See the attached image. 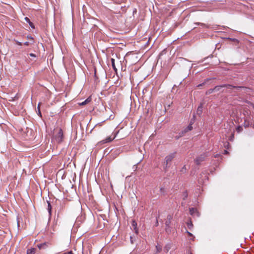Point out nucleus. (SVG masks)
I'll use <instances>...</instances> for the list:
<instances>
[{
  "instance_id": "obj_14",
  "label": "nucleus",
  "mask_w": 254,
  "mask_h": 254,
  "mask_svg": "<svg viewBox=\"0 0 254 254\" xmlns=\"http://www.w3.org/2000/svg\"><path fill=\"white\" fill-rule=\"evenodd\" d=\"M48 203V211L49 212V215H51V211H52V206L50 203L49 201H47Z\"/></svg>"
},
{
  "instance_id": "obj_30",
  "label": "nucleus",
  "mask_w": 254,
  "mask_h": 254,
  "mask_svg": "<svg viewBox=\"0 0 254 254\" xmlns=\"http://www.w3.org/2000/svg\"><path fill=\"white\" fill-rule=\"evenodd\" d=\"M196 24H197V25H203L204 26H205V24H203V23H196Z\"/></svg>"
},
{
  "instance_id": "obj_24",
  "label": "nucleus",
  "mask_w": 254,
  "mask_h": 254,
  "mask_svg": "<svg viewBox=\"0 0 254 254\" xmlns=\"http://www.w3.org/2000/svg\"><path fill=\"white\" fill-rule=\"evenodd\" d=\"M204 83H202L201 84H198L197 87H198V88H201V87H202V86H203L204 85Z\"/></svg>"
},
{
  "instance_id": "obj_10",
  "label": "nucleus",
  "mask_w": 254,
  "mask_h": 254,
  "mask_svg": "<svg viewBox=\"0 0 254 254\" xmlns=\"http://www.w3.org/2000/svg\"><path fill=\"white\" fill-rule=\"evenodd\" d=\"M202 113V106L200 105L197 108L196 113L199 116H200Z\"/></svg>"
},
{
  "instance_id": "obj_36",
  "label": "nucleus",
  "mask_w": 254,
  "mask_h": 254,
  "mask_svg": "<svg viewBox=\"0 0 254 254\" xmlns=\"http://www.w3.org/2000/svg\"><path fill=\"white\" fill-rule=\"evenodd\" d=\"M253 127L254 128V124L253 126Z\"/></svg>"
},
{
  "instance_id": "obj_29",
  "label": "nucleus",
  "mask_w": 254,
  "mask_h": 254,
  "mask_svg": "<svg viewBox=\"0 0 254 254\" xmlns=\"http://www.w3.org/2000/svg\"><path fill=\"white\" fill-rule=\"evenodd\" d=\"M187 233L188 234V235L189 236H192V234L191 233H190V232L187 231Z\"/></svg>"
},
{
  "instance_id": "obj_20",
  "label": "nucleus",
  "mask_w": 254,
  "mask_h": 254,
  "mask_svg": "<svg viewBox=\"0 0 254 254\" xmlns=\"http://www.w3.org/2000/svg\"><path fill=\"white\" fill-rule=\"evenodd\" d=\"M156 248L157 252H160L162 250L161 247L160 246H156Z\"/></svg>"
},
{
  "instance_id": "obj_9",
  "label": "nucleus",
  "mask_w": 254,
  "mask_h": 254,
  "mask_svg": "<svg viewBox=\"0 0 254 254\" xmlns=\"http://www.w3.org/2000/svg\"><path fill=\"white\" fill-rule=\"evenodd\" d=\"M132 227L133 228L135 233L137 234L138 233V229L137 228V223L135 221H132Z\"/></svg>"
},
{
  "instance_id": "obj_12",
  "label": "nucleus",
  "mask_w": 254,
  "mask_h": 254,
  "mask_svg": "<svg viewBox=\"0 0 254 254\" xmlns=\"http://www.w3.org/2000/svg\"><path fill=\"white\" fill-rule=\"evenodd\" d=\"M91 101V98L90 97H89L86 100H85L84 101L80 103L79 105H81V106L85 105L87 104V103H89Z\"/></svg>"
},
{
  "instance_id": "obj_1",
  "label": "nucleus",
  "mask_w": 254,
  "mask_h": 254,
  "mask_svg": "<svg viewBox=\"0 0 254 254\" xmlns=\"http://www.w3.org/2000/svg\"><path fill=\"white\" fill-rule=\"evenodd\" d=\"M176 153H172L167 155L164 160V168L165 170L166 171L167 169L170 167L171 165V163L172 160L175 158Z\"/></svg>"
},
{
  "instance_id": "obj_15",
  "label": "nucleus",
  "mask_w": 254,
  "mask_h": 254,
  "mask_svg": "<svg viewBox=\"0 0 254 254\" xmlns=\"http://www.w3.org/2000/svg\"><path fill=\"white\" fill-rule=\"evenodd\" d=\"M111 63H112V67L113 68V69H114L115 71H117V69L116 68V66H115V59H114L113 58L111 59Z\"/></svg>"
},
{
  "instance_id": "obj_18",
  "label": "nucleus",
  "mask_w": 254,
  "mask_h": 254,
  "mask_svg": "<svg viewBox=\"0 0 254 254\" xmlns=\"http://www.w3.org/2000/svg\"><path fill=\"white\" fill-rule=\"evenodd\" d=\"M165 230L166 233L168 234H169L171 232V228L170 227V225H169V227L166 226Z\"/></svg>"
},
{
  "instance_id": "obj_8",
  "label": "nucleus",
  "mask_w": 254,
  "mask_h": 254,
  "mask_svg": "<svg viewBox=\"0 0 254 254\" xmlns=\"http://www.w3.org/2000/svg\"><path fill=\"white\" fill-rule=\"evenodd\" d=\"M172 219H173L172 215L169 214L167 216V220L165 222V225L166 227H169V225H170V224L171 223V221H172Z\"/></svg>"
},
{
  "instance_id": "obj_35",
  "label": "nucleus",
  "mask_w": 254,
  "mask_h": 254,
  "mask_svg": "<svg viewBox=\"0 0 254 254\" xmlns=\"http://www.w3.org/2000/svg\"><path fill=\"white\" fill-rule=\"evenodd\" d=\"M189 254H192L191 252H190Z\"/></svg>"
},
{
  "instance_id": "obj_19",
  "label": "nucleus",
  "mask_w": 254,
  "mask_h": 254,
  "mask_svg": "<svg viewBox=\"0 0 254 254\" xmlns=\"http://www.w3.org/2000/svg\"><path fill=\"white\" fill-rule=\"evenodd\" d=\"M40 104L39 103L38 105V107H37V112H38V114L40 117H42V114H41V111H40Z\"/></svg>"
},
{
  "instance_id": "obj_23",
  "label": "nucleus",
  "mask_w": 254,
  "mask_h": 254,
  "mask_svg": "<svg viewBox=\"0 0 254 254\" xmlns=\"http://www.w3.org/2000/svg\"><path fill=\"white\" fill-rule=\"evenodd\" d=\"M15 43L17 45H19V46H21L22 45V43L18 41H15Z\"/></svg>"
},
{
  "instance_id": "obj_13",
  "label": "nucleus",
  "mask_w": 254,
  "mask_h": 254,
  "mask_svg": "<svg viewBox=\"0 0 254 254\" xmlns=\"http://www.w3.org/2000/svg\"><path fill=\"white\" fill-rule=\"evenodd\" d=\"M38 248L41 250L42 249H45L47 247V245L46 243L40 244L37 245Z\"/></svg>"
},
{
  "instance_id": "obj_27",
  "label": "nucleus",
  "mask_w": 254,
  "mask_h": 254,
  "mask_svg": "<svg viewBox=\"0 0 254 254\" xmlns=\"http://www.w3.org/2000/svg\"><path fill=\"white\" fill-rule=\"evenodd\" d=\"M30 25V26L32 27L33 28H34V25L32 22H30V23H28Z\"/></svg>"
},
{
  "instance_id": "obj_21",
  "label": "nucleus",
  "mask_w": 254,
  "mask_h": 254,
  "mask_svg": "<svg viewBox=\"0 0 254 254\" xmlns=\"http://www.w3.org/2000/svg\"><path fill=\"white\" fill-rule=\"evenodd\" d=\"M27 38L28 39L31 40L32 41V43H34V39H33V38L31 36H28L27 37Z\"/></svg>"
},
{
  "instance_id": "obj_25",
  "label": "nucleus",
  "mask_w": 254,
  "mask_h": 254,
  "mask_svg": "<svg viewBox=\"0 0 254 254\" xmlns=\"http://www.w3.org/2000/svg\"><path fill=\"white\" fill-rule=\"evenodd\" d=\"M25 20L27 23H30L31 22L30 19L28 17H25Z\"/></svg>"
},
{
  "instance_id": "obj_32",
  "label": "nucleus",
  "mask_w": 254,
  "mask_h": 254,
  "mask_svg": "<svg viewBox=\"0 0 254 254\" xmlns=\"http://www.w3.org/2000/svg\"><path fill=\"white\" fill-rule=\"evenodd\" d=\"M130 241H131V243H133V239H132V237L131 236H130Z\"/></svg>"
},
{
  "instance_id": "obj_31",
  "label": "nucleus",
  "mask_w": 254,
  "mask_h": 254,
  "mask_svg": "<svg viewBox=\"0 0 254 254\" xmlns=\"http://www.w3.org/2000/svg\"><path fill=\"white\" fill-rule=\"evenodd\" d=\"M225 154H228V152L227 151V150H224V153Z\"/></svg>"
},
{
  "instance_id": "obj_22",
  "label": "nucleus",
  "mask_w": 254,
  "mask_h": 254,
  "mask_svg": "<svg viewBox=\"0 0 254 254\" xmlns=\"http://www.w3.org/2000/svg\"><path fill=\"white\" fill-rule=\"evenodd\" d=\"M213 91H214V90L213 88L210 89L208 91L207 93L210 94V93H212Z\"/></svg>"
},
{
  "instance_id": "obj_17",
  "label": "nucleus",
  "mask_w": 254,
  "mask_h": 254,
  "mask_svg": "<svg viewBox=\"0 0 254 254\" xmlns=\"http://www.w3.org/2000/svg\"><path fill=\"white\" fill-rule=\"evenodd\" d=\"M187 226H188L189 229H191V228L193 226V224H192V223L191 220H190L188 222Z\"/></svg>"
},
{
  "instance_id": "obj_34",
  "label": "nucleus",
  "mask_w": 254,
  "mask_h": 254,
  "mask_svg": "<svg viewBox=\"0 0 254 254\" xmlns=\"http://www.w3.org/2000/svg\"><path fill=\"white\" fill-rule=\"evenodd\" d=\"M187 197V194H186L185 195V197Z\"/></svg>"
},
{
  "instance_id": "obj_11",
  "label": "nucleus",
  "mask_w": 254,
  "mask_h": 254,
  "mask_svg": "<svg viewBox=\"0 0 254 254\" xmlns=\"http://www.w3.org/2000/svg\"><path fill=\"white\" fill-rule=\"evenodd\" d=\"M36 252L35 248H31L27 250V254H35Z\"/></svg>"
},
{
  "instance_id": "obj_33",
  "label": "nucleus",
  "mask_w": 254,
  "mask_h": 254,
  "mask_svg": "<svg viewBox=\"0 0 254 254\" xmlns=\"http://www.w3.org/2000/svg\"><path fill=\"white\" fill-rule=\"evenodd\" d=\"M165 249H166V252H168L169 251V248H165Z\"/></svg>"
},
{
  "instance_id": "obj_28",
  "label": "nucleus",
  "mask_w": 254,
  "mask_h": 254,
  "mask_svg": "<svg viewBox=\"0 0 254 254\" xmlns=\"http://www.w3.org/2000/svg\"><path fill=\"white\" fill-rule=\"evenodd\" d=\"M30 43L28 42H26L24 43V45L25 46H28L29 45Z\"/></svg>"
},
{
  "instance_id": "obj_4",
  "label": "nucleus",
  "mask_w": 254,
  "mask_h": 254,
  "mask_svg": "<svg viewBox=\"0 0 254 254\" xmlns=\"http://www.w3.org/2000/svg\"><path fill=\"white\" fill-rule=\"evenodd\" d=\"M227 87V88H231V87L237 88L239 87H236V86H233L230 84H224V85H222L216 86L213 89L214 90V91H219L221 88H222L223 87Z\"/></svg>"
},
{
  "instance_id": "obj_6",
  "label": "nucleus",
  "mask_w": 254,
  "mask_h": 254,
  "mask_svg": "<svg viewBox=\"0 0 254 254\" xmlns=\"http://www.w3.org/2000/svg\"><path fill=\"white\" fill-rule=\"evenodd\" d=\"M193 123V122L191 121L190 125L188 126V127H187L186 128H185L182 132L181 133H180V136H182L183 135H184V134L185 133H186V132H187L188 131H190L192 129V124Z\"/></svg>"
},
{
  "instance_id": "obj_2",
  "label": "nucleus",
  "mask_w": 254,
  "mask_h": 254,
  "mask_svg": "<svg viewBox=\"0 0 254 254\" xmlns=\"http://www.w3.org/2000/svg\"><path fill=\"white\" fill-rule=\"evenodd\" d=\"M55 138L58 143H61L63 140V131L61 128L58 130V133L55 135Z\"/></svg>"
},
{
  "instance_id": "obj_26",
  "label": "nucleus",
  "mask_w": 254,
  "mask_h": 254,
  "mask_svg": "<svg viewBox=\"0 0 254 254\" xmlns=\"http://www.w3.org/2000/svg\"><path fill=\"white\" fill-rule=\"evenodd\" d=\"M29 56L32 57H34V58L36 57V56L34 54H33V53L30 54Z\"/></svg>"
},
{
  "instance_id": "obj_3",
  "label": "nucleus",
  "mask_w": 254,
  "mask_h": 254,
  "mask_svg": "<svg viewBox=\"0 0 254 254\" xmlns=\"http://www.w3.org/2000/svg\"><path fill=\"white\" fill-rule=\"evenodd\" d=\"M116 136V134H115L113 137L111 136L107 137L105 139H103L98 143V145H102L106 143H109L113 140Z\"/></svg>"
},
{
  "instance_id": "obj_7",
  "label": "nucleus",
  "mask_w": 254,
  "mask_h": 254,
  "mask_svg": "<svg viewBox=\"0 0 254 254\" xmlns=\"http://www.w3.org/2000/svg\"><path fill=\"white\" fill-rule=\"evenodd\" d=\"M190 213L192 216H196L198 217L199 215L197 210L196 208L192 207L190 208Z\"/></svg>"
},
{
  "instance_id": "obj_16",
  "label": "nucleus",
  "mask_w": 254,
  "mask_h": 254,
  "mask_svg": "<svg viewBox=\"0 0 254 254\" xmlns=\"http://www.w3.org/2000/svg\"><path fill=\"white\" fill-rule=\"evenodd\" d=\"M250 123L249 121H247L246 119L245 120L244 123V126L245 128L249 127L250 126Z\"/></svg>"
},
{
  "instance_id": "obj_5",
  "label": "nucleus",
  "mask_w": 254,
  "mask_h": 254,
  "mask_svg": "<svg viewBox=\"0 0 254 254\" xmlns=\"http://www.w3.org/2000/svg\"><path fill=\"white\" fill-rule=\"evenodd\" d=\"M207 157V155L205 154H203L200 155L199 157L196 158L195 160V162L197 165H199L200 163L203 161L205 158Z\"/></svg>"
}]
</instances>
